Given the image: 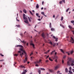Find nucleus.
Returning <instances> with one entry per match:
<instances>
[{"instance_id": "f257e3e1", "label": "nucleus", "mask_w": 74, "mask_h": 74, "mask_svg": "<svg viewBox=\"0 0 74 74\" xmlns=\"http://www.w3.org/2000/svg\"><path fill=\"white\" fill-rule=\"evenodd\" d=\"M16 47H20L19 50L21 51H22L23 53H21V51H18V52L20 53V55L21 56V58H22V56L23 55V53H25V51L23 50V46L21 45H18L16 46Z\"/></svg>"}, {"instance_id": "f03ea898", "label": "nucleus", "mask_w": 74, "mask_h": 74, "mask_svg": "<svg viewBox=\"0 0 74 74\" xmlns=\"http://www.w3.org/2000/svg\"><path fill=\"white\" fill-rule=\"evenodd\" d=\"M24 53L25 54V59L24 60L23 62L24 63H25L26 62H27V55L26 52H25V53Z\"/></svg>"}, {"instance_id": "7ed1b4c3", "label": "nucleus", "mask_w": 74, "mask_h": 74, "mask_svg": "<svg viewBox=\"0 0 74 74\" xmlns=\"http://www.w3.org/2000/svg\"><path fill=\"white\" fill-rule=\"evenodd\" d=\"M41 62V60H39V61H36L35 62V64H36L35 66H36V67H38V66H39V65H38L37 64H40Z\"/></svg>"}, {"instance_id": "20e7f679", "label": "nucleus", "mask_w": 74, "mask_h": 74, "mask_svg": "<svg viewBox=\"0 0 74 74\" xmlns=\"http://www.w3.org/2000/svg\"><path fill=\"white\" fill-rule=\"evenodd\" d=\"M33 42L32 40H31L30 42V45H32L33 47V48H35V47H34V46H35V45L34 44H33Z\"/></svg>"}, {"instance_id": "39448f33", "label": "nucleus", "mask_w": 74, "mask_h": 74, "mask_svg": "<svg viewBox=\"0 0 74 74\" xmlns=\"http://www.w3.org/2000/svg\"><path fill=\"white\" fill-rule=\"evenodd\" d=\"M54 57L55 59H56L55 62H58V58H59V57L56 55H55Z\"/></svg>"}, {"instance_id": "423d86ee", "label": "nucleus", "mask_w": 74, "mask_h": 74, "mask_svg": "<svg viewBox=\"0 0 74 74\" xmlns=\"http://www.w3.org/2000/svg\"><path fill=\"white\" fill-rule=\"evenodd\" d=\"M23 18L25 20H28V19L26 17V15L25 14H23Z\"/></svg>"}, {"instance_id": "0eeeda50", "label": "nucleus", "mask_w": 74, "mask_h": 74, "mask_svg": "<svg viewBox=\"0 0 74 74\" xmlns=\"http://www.w3.org/2000/svg\"><path fill=\"white\" fill-rule=\"evenodd\" d=\"M71 39L70 40V42H71L72 43H74V39L72 38V37H71Z\"/></svg>"}, {"instance_id": "6e6552de", "label": "nucleus", "mask_w": 74, "mask_h": 74, "mask_svg": "<svg viewBox=\"0 0 74 74\" xmlns=\"http://www.w3.org/2000/svg\"><path fill=\"white\" fill-rule=\"evenodd\" d=\"M28 19H29V22H31V19H33V18H32L31 17H29L28 16Z\"/></svg>"}, {"instance_id": "1a4fd4ad", "label": "nucleus", "mask_w": 74, "mask_h": 74, "mask_svg": "<svg viewBox=\"0 0 74 74\" xmlns=\"http://www.w3.org/2000/svg\"><path fill=\"white\" fill-rule=\"evenodd\" d=\"M42 37H43V38H45V34L43 33L42 34Z\"/></svg>"}, {"instance_id": "9d476101", "label": "nucleus", "mask_w": 74, "mask_h": 74, "mask_svg": "<svg viewBox=\"0 0 74 74\" xmlns=\"http://www.w3.org/2000/svg\"><path fill=\"white\" fill-rule=\"evenodd\" d=\"M19 67L20 68H22V69H25V67L24 65H21L19 66Z\"/></svg>"}, {"instance_id": "9b49d317", "label": "nucleus", "mask_w": 74, "mask_h": 74, "mask_svg": "<svg viewBox=\"0 0 74 74\" xmlns=\"http://www.w3.org/2000/svg\"><path fill=\"white\" fill-rule=\"evenodd\" d=\"M27 71L26 70H23V72L22 73V74H26V72H27Z\"/></svg>"}, {"instance_id": "f8f14e48", "label": "nucleus", "mask_w": 74, "mask_h": 74, "mask_svg": "<svg viewBox=\"0 0 74 74\" xmlns=\"http://www.w3.org/2000/svg\"><path fill=\"white\" fill-rule=\"evenodd\" d=\"M59 65L56 66L55 68V70H56L58 69V68L59 67Z\"/></svg>"}, {"instance_id": "ddd939ff", "label": "nucleus", "mask_w": 74, "mask_h": 74, "mask_svg": "<svg viewBox=\"0 0 74 74\" xmlns=\"http://www.w3.org/2000/svg\"><path fill=\"white\" fill-rule=\"evenodd\" d=\"M20 40L21 41V42H22V43H23V44H26V42L25 41H24V40H23V41H21V40L20 39Z\"/></svg>"}, {"instance_id": "4468645a", "label": "nucleus", "mask_w": 74, "mask_h": 74, "mask_svg": "<svg viewBox=\"0 0 74 74\" xmlns=\"http://www.w3.org/2000/svg\"><path fill=\"white\" fill-rule=\"evenodd\" d=\"M49 71L51 73H53L54 72V71H53V70L52 69H49Z\"/></svg>"}, {"instance_id": "2eb2a0df", "label": "nucleus", "mask_w": 74, "mask_h": 74, "mask_svg": "<svg viewBox=\"0 0 74 74\" xmlns=\"http://www.w3.org/2000/svg\"><path fill=\"white\" fill-rule=\"evenodd\" d=\"M27 20H25L24 21V22H25V23H29V21H28Z\"/></svg>"}, {"instance_id": "dca6fc26", "label": "nucleus", "mask_w": 74, "mask_h": 74, "mask_svg": "<svg viewBox=\"0 0 74 74\" xmlns=\"http://www.w3.org/2000/svg\"><path fill=\"white\" fill-rule=\"evenodd\" d=\"M69 27L70 29H73V27H72L70 25H69Z\"/></svg>"}, {"instance_id": "f3484780", "label": "nucleus", "mask_w": 74, "mask_h": 74, "mask_svg": "<svg viewBox=\"0 0 74 74\" xmlns=\"http://www.w3.org/2000/svg\"><path fill=\"white\" fill-rule=\"evenodd\" d=\"M70 10V8H68L66 10V12H68V11H69V10Z\"/></svg>"}, {"instance_id": "a211bd4d", "label": "nucleus", "mask_w": 74, "mask_h": 74, "mask_svg": "<svg viewBox=\"0 0 74 74\" xmlns=\"http://www.w3.org/2000/svg\"><path fill=\"white\" fill-rule=\"evenodd\" d=\"M36 8H39V6H38V4H36Z\"/></svg>"}, {"instance_id": "6ab92c4d", "label": "nucleus", "mask_w": 74, "mask_h": 74, "mask_svg": "<svg viewBox=\"0 0 74 74\" xmlns=\"http://www.w3.org/2000/svg\"><path fill=\"white\" fill-rule=\"evenodd\" d=\"M65 72L66 73H68V69L67 68H66L65 69Z\"/></svg>"}, {"instance_id": "aec40b11", "label": "nucleus", "mask_w": 74, "mask_h": 74, "mask_svg": "<svg viewBox=\"0 0 74 74\" xmlns=\"http://www.w3.org/2000/svg\"><path fill=\"white\" fill-rule=\"evenodd\" d=\"M49 44H50V45H52L53 44H52V42H49Z\"/></svg>"}, {"instance_id": "412c9836", "label": "nucleus", "mask_w": 74, "mask_h": 74, "mask_svg": "<svg viewBox=\"0 0 74 74\" xmlns=\"http://www.w3.org/2000/svg\"><path fill=\"white\" fill-rule=\"evenodd\" d=\"M69 73H70V74H73V72H71V70L69 71Z\"/></svg>"}, {"instance_id": "4be33fe9", "label": "nucleus", "mask_w": 74, "mask_h": 74, "mask_svg": "<svg viewBox=\"0 0 74 74\" xmlns=\"http://www.w3.org/2000/svg\"><path fill=\"white\" fill-rule=\"evenodd\" d=\"M18 17H17L16 18V20L17 21H18V22H19V20H18Z\"/></svg>"}, {"instance_id": "5701e85b", "label": "nucleus", "mask_w": 74, "mask_h": 74, "mask_svg": "<svg viewBox=\"0 0 74 74\" xmlns=\"http://www.w3.org/2000/svg\"><path fill=\"white\" fill-rule=\"evenodd\" d=\"M49 60L50 61H51V62H52V61H53V60H52V59H51L50 57L49 58Z\"/></svg>"}, {"instance_id": "b1692460", "label": "nucleus", "mask_w": 74, "mask_h": 74, "mask_svg": "<svg viewBox=\"0 0 74 74\" xmlns=\"http://www.w3.org/2000/svg\"><path fill=\"white\" fill-rule=\"evenodd\" d=\"M53 47H55V46L56 45V43H54L53 44Z\"/></svg>"}, {"instance_id": "393cba45", "label": "nucleus", "mask_w": 74, "mask_h": 74, "mask_svg": "<svg viewBox=\"0 0 74 74\" xmlns=\"http://www.w3.org/2000/svg\"><path fill=\"white\" fill-rule=\"evenodd\" d=\"M23 12H24V13H26L27 12H26V10H23Z\"/></svg>"}, {"instance_id": "a878e982", "label": "nucleus", "mask_w": 74, "mask_h": 74, "mask_svg": "<svg viewBox=\"0 0 74 74\" xmlns=\"http://www.w3.org/2000/svg\"><path fill=\"white\" fill-rule=\"evenodd\" d=\"M71 66H74V63H72L71 62Z\"/></svg>"}, {"instance_id": "bb28decb", "label": "nucleus", "mask_w": 74, "mask_h": 74, "mask_svg": "<svg viewBox=\"0 0 74 74\" xmlns=\"http://www.w3.org/2000/svg\"><path fill=\"white\" fill-rule=\"evenodd\" d=\"M40 70H44V71L45 70L44 69V68H41Z\"/></svg>"}, {"instance_id": "cd10ccee", "label": "nucleus", "mask_w": 74, "mask_h": 74, "mask_svg": "<svg viewBox=\"0 0 74 74\" xmlns=\"http://www.w3.org/2000/svg\"><path fill=\"white\" fill-rule=\"evenodd\" d=\"M73 53H74V51H71V54H72Z\"/></svg>"}, {"instance_id": "c85d7f7f", "label": "nucleus", "mask_w": 74, "mask_h": 74, "mask_svg": "<svg viewBox=\"0 0 74 74\" xmlns=\"http://www.w3.org/2000/svg\"><path fill=\"white\" fill-rule=\"evenodd\" d=\"M16 26L17 27H20V25H16Z\"/></svg>"}, {"instance_id": "c756f323", "label": "nucleus", "mask_w": 74, "mask_h": 74, "mask_svg": "<svg viewBox=\"0 0 74 74\" xmlns=\"http://www.w3.org/2000/svg\"><path fill=\"white\" fill-rule=\"evenodd\" d=\"M29 12L30 14H31V15H33V13H32V12H31V11H29Z\"/></svg>"}, {"instance_id": "7c9ffc66", "label": "nucleus", "mask_w": 74, "mask_h": 74, "mask_svg": "<svg viewBox=\"0 0 74 74\" xmlns=\"http://www.w3.org/2000/svg\"><path fill=\"white\" fill-rule=\"evenodd\" d=\"M59 3L60 4H61L63 3V2L62 1H60L59 2Z\"/></svg>"}, {"instance_id": "2f4dec72", "label": "nucleus", "mask_w": 74, "mask_h": 74, "mask_svg": "<svg viewBox=\"0 0 74 74\" xmlns=\"http://www.w3.org/2000/svg\"><path fill=\"white\" fill-rule=\"evenodd\" d=\"M60 50L61 51V52H62V53H64V51H63V49H60Z\"/></svg>"}, {"instance_id": "473e14b6", "label": "nucleus", "mask_w": 74, "mask_h": 74, "mask_svg": "<svg viewBox=\"0 0 74 74\" xmlns=\"http://www.w3.org/2000/svg\"><path fill=\"white\" fill-rule=\"evenodd\" d=\"M55 52V50L53 51L51 53V54H53V52Z\"/></svg>"}, {"instance_id": "72a5a7b5", "label": "nucleus", "mask_w": 74, "mask_h": 74, "mask_svg": "<svg viewBox=\"0 0 74 74\" xmlns=\"http://www.w3.org/2000/svg\"><path fill=\"white\" fill-rule=\"evenodd\" d=\"M38 72L39 74H41V71H40V70L38 71Z\"/></svg>"}, {"instance_id": "f704fd0d", "label": "nucleus", "mask_w": 74, "mask_h": 74, "mask_svg": "<svg viewBox=\"0 0 74 74\" xmlns=\"http://www.w3.org/2000/svg\"><path fill=\"white\" fill-rule=\"evenodd\" d=\"M66 57V55H64L63 57V59H65Z\"/></svg>"}, {"instance_id": "c9c22d12", "label": "nucleus", "mask_w": 74, "mask_h": 74, "mask_svg": "<svg viewBox=\"0 0 74 74\" xmlns=\"http://www.w3.org/2000/svg\"><path fill=\"white\" fill-rule=\"evenodd\" d=\"M60 25L61 26H62V27H63V28H64V27L63 26V25L62 24H60Z\"/></svg>"}, {"instance_id": "e433bc0d", "label": "nucleus", "mask_w": 74, "mask_h": 74, "mask_svg": "<svg viewBox=\"0 0 74 74\" xmlns=\"http://www.w3.org/2000/svg\"><path fill=\"white\" fill-rule=\"evenodd\" d=\"M51 31H53V30H55V29H53V28H51Z\"/></svg>"}, {"instance_id": "4c0bfd02", "label": "nucleus", "mask_w": 74, "mask_h": 74, "mask_svg": "<svg viewBox=\"0 0 74 74\" xmlns=\"http://www.w3.org/2000/svg\"><path fill=\"white\" fill-rule=\"evenodd\" d=\"M0 56H2V57L4 56V55H2L1 53L0 54Z\"/></svg>"}, {"instance_id": "58836bf2", "label": "nucleus", "mask_w": 74, "mask_h": 74, "mask_svg": "<svg viewBox=\"0 0 74 74\" xmlns=\"http://www.w3.org/2000/svg\"><path fill=\"white\" fill-rule=\"evenodd\" d=\"M14 56H18V54H14Z\"/></svg>"}, {"instance_id": "ea45409f", "label": "nucleus", "mask_w": 74, "mask_h": 74, "mask_svg": "<svg viewBox=\"0 0 74 74\" xmlns=\"http://www.w3.org/2000/svg\"><path fill=\"white\" fill-rule=\"evenodd\" d=\"M49 55H48L47 56V57L46 58V59H47V58H49Z\"/></svg>"}, {"instance_id": "a19ab883", "label": "nucleus", "mask_w": 74, "mask_h": 74, "mask_svg": "<svg viewBox=\"0 0 74 74\" xmlns=\"http://www.w3.org/2000/svg\"><path fill=\"white\" fill-rule=\"evenodd\" d=\"M49 27L50 28H51V23H50Z\"/></svg>"}, {"instance_id": "79ce46f5", "label": "nucleus", "mask_w": 74, "mask_h": 74, "mask_svg": "<svg viewBox=\"0 0 74 74\" xmlns=\"http://www.w3.org/2000/svg\"><path fill=\"white\" fill-rule=\"evenodd\" d=\"M71 22L72 23H74V21H71Z\"/></svg>"}, {"instance_id": "37998d69", "label": "nucleus", "mask_w": 74, "mask_h": 74, "mask_svg": "<svg viewBox=\"0 0 74 74\" xmlns=\"http://www.w3.org/2000/svg\"><path fill=\"white\" fill-rule=\"evenodd\" d=\"M39 15V14H38V13L36 14V15L37 16H38Z\"/></svg>"}, {"instance_id": "c03bdc74", "label": "nucleus", "mask_w": 74, "mask_h": 74, "mask_svg": "<svg viewBox=\"0 0 74 74\" xmlns=\"http://www.w3.org/2000/svg\"><path fill=\"white\" fill-rule=\"evenodd\" d=\"M62 1L63 3H65V0H62Z\"/></svg>"}, {"instance_id": "a18cd8bd", "label": "nucleus", "mask_w": 74, "mask_h": 74, "mask_svg": "<svg viewBox=\"0 0 74 74\" xmlns=\"http://www.w3.org/2000/svg\"><path fill=\"white\" fill-rule=\"evenodd\" d=\"M63 16H62L61 17V20L63 21Z\"/></svg>"}, {"instance_id": "49530a36", "label": "nucleus", "mask_w": 74, "mask_h": 74, "mask_svg": "<svg viewBox=\"0 0 74 74\" xmlns=\"http://www.w3.org/2000/svg\"><path fill=\"white\" fill-rule=\"evenodd\" d=\"M52 37L53 38H54V39H56V38L55 37V36H53Z\"/></svg>"}, {"instance_id": "de8ad7c7", "label": "nucleus", "mask_w": 74, "mask_h": 74, "mask_svg": "<svg viewBox=\"0 0 74 74\" xmlns=\"http://www.w3.org/2000/svg\"><path fill=\"white\" fill-rule=\"evenodd\" d=\"M55 39H56V40H55L56 41H58V38H56Z\"/></svg>"}, {"instance_id": "09e8293b", "label": "nucleus", "mask_w": 74, "mask_h": 74, "mask_svg": "<svg viewBox=\"0 0 74 74\" xmlns=\"http://www.w3.org/2000/svg\"><path fill=\"white\" fill-rule=\"evenodd\" d=\"M69 70H71V67H70L69 68Z\"/></svg>"}, {"instance_id": "8fccbe9b", "label": "nucleus", "mask_w": 74, "mask_h": 74, "mask_svg": "<svg viewBox=\"0 0 74 74\" xmlns=\"http://www.w3.org/2000/svg\"><path fill=\"white\" fill-rule=\"evenodd\" d=\"M62 64H63V63H64V60H62Z\"/></svg>"}, {"instance_id": "3c124183", "label": "nucleus", "mask_w": 74, "mask_h": 74, "mask_svg": "<svg viewBox=\"0 0 74 74\" xmlns=\"http://www.w3.org/2000/svg\"><path fill=\"white\" fill-rule=\"evenodd\" d=\"M41 14H43V15H44V14H45L44 12H42Z\"/></svg>"}, {"instance_id": "603ef678", "label": "nucleus", "mask_w": 74, "mask_h": 74, "mask_svg": "<svg viewBox=\"0 0 74 74\" xmlns=\"http://www.w3.org/2000/svg\"><path fill=\"white\" fill-rule=\"evenodd\" d=\"M47 63H48V60H46L45 61Z\"/></svg>"}, {"instance_id": "864d4df0", "label": "nucleus", "mask_w": 74, "mask_h": 74, "mask_svg": "<svg viewBox=\"0 0 74 74\" xmlns=\"http://www.w3.org/2000/svg\"><path fill=\"white\" fill-rule=\"evenodd\" d=\"M20 35L21 36H22V37L23 36V34L22 33H21L20 34Z\"/></svg>"}, {"instance_id": "5fc2aeb1", "label": "nucleus", "mask_w": 74, "mask_h": 74, "mask_svg": "<svg viewBox=\"0 0 74 74\" xmlns=\"http://www.w3.org/2000/svg\"><path fill=\"white\" fill-rule=\"evenodd\" d=\"M33 54V52L31 53L30 54V56H31Z\"/></svg>"}, {"instance_id": "6e6d98bb", "label": "nucleus", "mask_w": 74, "mask_h": 74, "mask_svg": "<svg viewBox=\"0 0 74 74\" xmlns=\"http://www.w3.org/2000/svg\"><path fill=\"white\" fill-rule=\"evenodd\" d=\"M60 73V71H57V73L58 74V73Z\"/></svg>"}, {"instance_id": "4d7b16f0", "label": "nucleus", "mask_w": 74, "mask_h": 74, "mask_svg": "<svg viewBox=\"0 0 74 74\" xmlns=\"http://www.w3.org/2000/svg\"><path fill=\"white\" fill-rule=\"evenodd\" d=\"M3 61H4V60H0V62H1Z\"/></svg>"}, {"instance_id": "13d9d810", "label": "nucleus", "mask_w": 74, "mask_h": 74, "mask_svg": "<svg viewBox=\"0 0 74 74\" xmlns=\"http://www.w3.org/2000/svg\"><path fill=\"white\" fill-rule=\"evenodd\" d=\"M38 21H41V19L40 18H39L38 19Z\"/></svg>"}, {"instance_id": "bf43d9fd", "label": "nucleus", "mask_w": 74, "mask_h": 74, "mask_svg": "<svg viewBox=\"0 0 74 74\" xmlns=\"http://www.w3.org/2000/svg\"><path fill=\"white\" fill-rule=\"evenodd\" d=\"M26 33H27L26 31H25V32H24V34H25H25H26Z\"/></svg>"}, {"instance_id": "052dcab7", "label": "nucleus", "mask_w": 74, "mask_h": 74, "mask_svg": "<svg viewBox=\"0 0 74 74\" xmlns=\"http://www.w3.org/2000/svg\"><path fill=\"white\" fill-rule=\"evenodd\" d=\"M57 54V52H55V55H56Z\"/></svg>"}, {"instance_id": "680f3d73", "label": "nucleus", "mask_w": 74, "mask_h": 74, "mask_svg": "<svg viewBox=\"0 0 74 74\" xmlns=\"http://www.w3.org/2000/svg\"><path fill=\"white\" fill-rule=\"evenodd\" d=\"M53 18H55V14H54L53 16Z\"/></svg>"}, {"instance_id": "e2e57ef3", "label": "nucleus", "mask_w": 74, "mask_h": 74, "mask_svg": "<svg viewBox=\"0 0 74 74\" xmlns=\"http://www.w3.org/2000/svg\"><path fill=\"white\" fill-rule=\"evenodd\" d=\"M44 1H42V5H43V4H44Z\"/></svg>"}, {"instance_id": "0e129e2a", "label": "nucleus", "mask_w": 74, "mask_h": 74, "mask_svg": "<svg viewBox=\"0 0 74 74\" xmlns=\"http://www.w3.org/2000/svg\"><path fill=\"white\" fill-rule=\"evenodd\" d=\"M28 45H29V43H27V46H28Z\"/></svg>"}, {"instance_id": "69168bd1", "label": "nucleus", "mask_w": 74, "mask_h": 74, "mask_svg": "<svg viewBox=\"0 0 74 74\" xmlns=\"http://www.w3.org/2000/svg\"><path fill=\"white\" fill-rule=\"evenodd\" d=\"M49 52V50H48L47 51V53H48V52Z\"/></svg>"}, {"instance_id": "338daca9", "label": "nucleus", "mask_w": 74, "mask_h": 74, "mask_svg": "<svg viewBox=\"0 0 74 74\" xmlns=\"http://www.w3.org/2000/svg\"><path fill=\"white\" fill-rule=\"evenodd\" d=\"M34 58V57H31V59H32V58Z\"/></svg>"}, {"instance_id": "774afa93", "label": "nucleus", "mask_w": 74, "mask_h": 74, "mask_svg": "<svg viewBox=\"0 0 74 74\" xmlns=\"http://www.w3.org/2000/svg\"><path fill=\"white\" fill-rule=\"evenodd\" d=\"M43 8H41V10H43Z\"/></svg>"}]
</instances>
